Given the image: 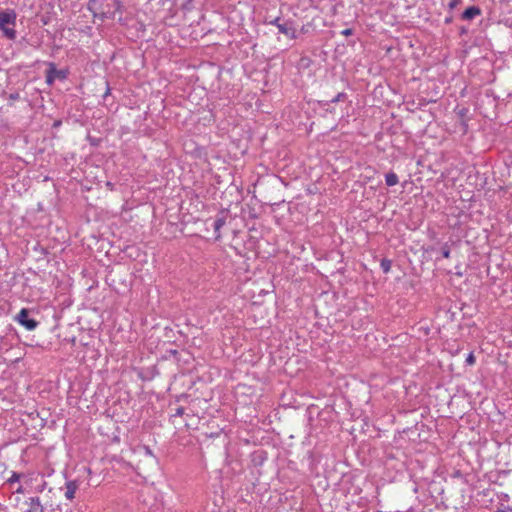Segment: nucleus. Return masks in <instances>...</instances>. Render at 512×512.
Wrapping results in <instances>:
<instances>
[{
    "mask_svg": "<svg viewBox=\"0 0 512 512\" xmlns=\"http://www.w3.org/2000/svg\"><path fill=\"white\" fill-rule=\"evenodd\" d=\"M53 495V489L47 488V483L43 481L35 487V491L25 500V512L52 511L54 507Z\"/></svg>",
    "mask_w": 512,
    "mask_h": 512,
    "instance_id": "nucleus-1",
    "label": "nucleus"
},
{
    "mask_svg": "<svg viewBox=\"0 0 512 512\" xmlns=\"http://www.w3.org/2000/svg\"><path fill=\"white\" fill-rule=\"evenodd\" d=\"M95 5L98 13L96 17L103 19H114L117 12L122 13L123 4L121 0H90Z\"/></svg>",
    "mask_w": 512,
    "mask_h": 512,
    "instance_id": "nucleus-2",
    "label": "nucleus"
},
{
    "mask_svg": "<svg viewBox=\"0 0 512 512\" xmlns=\"http://www.w3.org/2000/svg\"><path fill=\"white\" fill-rule=\"evenodd\" d=\"M16 13L14 10L7 9L0 11V31H2L4 37L9 40L16 38Z\"/></svg>",
    "mask_w": 512,
    "mask_h": 512,
    "instance_id": "nucleus-3",
    "label": "nucleus"
},
{
    "mask_svg": "<svg viewBox=\"0 0 512 512\" xmlns=\"http://www.w3.org/2000/svg\"><path fill=\"white\" fill-rule=\"evenodd\" d=\"M268 24L276 26L281 34L290 39H296L297 33L293 21L281 22L280 17H276L268 22Z\"/></svg>",
    "mask_w": 512,
    "mask_h": 512,
    "instance_id": "nucleus-4",
    "label": "nucleus"
},
{
    "mask_svg": "<svg viewBox=\"0 0 512 512\" xmlns=\"http://www.w3.org/2000/svg\"><path fill=\"white\" fill-rule=\"evenodd\" d=\"M15 320L29 331L35 330L39 325L38 321L29 317V310L26 308H22L20 310L16 315Z\"/></svg>",
    "mask_w": 512,
    "mask_h": 512,
    "instance_id": "nucleus-5",
    "label": "nucleus"
},
{
    "mask_svg": "<svg viewBox=\"0 0 512 512\" xmlns=\"http://www.w3.org/2000/svg\"><path fill=\"white\" fill-rule=\"evenodd\" d=\"M48 70L46 72V82L52 84L56 78L65 79L67 74L64 70H58L54 63L48 64Z\"/></svg>",
    "mask_w": 512,
    "mask_h": 512,
    "instance_id": "nucleus-6",
    "label": "nucleus"
},
{
    "mask_svg": "<svg viewBox=\"0 0 512 512\" xmlns=\"http://www.w3.org/2000/svg\"><path fill=\"white\" fill-rule=\"evenodd\" d=\"M78 483L76 481H67L64 488V496L67 500H73L75 493L78 490Z\"/></svg>",
    "mask_w": 512,
    "mask_h": 512,
    "instance_id": "nucleus-7",
    "label": "nucleus"
},
{
    "mask_svg": "<svg viewBox=\"0 0 512 512\" xmlns=\"http://www.w3.org/2000/svg\"><path fill=\"white\" fill-rule=\"evenodd\" d=\"M481 14V9L477 6L468 7L461 15L463 20H472Z\"/></svg>",
    "mask_w": 512,
    "mask_h": 512,
    "instance_id": "nucleus-8",
    "label": "nucleus"
},
{
    "mask_svg": "<svg viewBox=\"0 0 512 512\" xmlns=\"http://www.w3.org/2000/svg\"><path fill=\"white\" fill-rule=\"evenodd\" d=\"M224 217H217L213 222V228L215 232V239H219L221 237L220 230L225 225Z\"/></svg>",
    "mask_w": 512,
    "mask_h": 512,
    "instance_id": "nucleus-9",
    "label": "nucleus"
},
{
    "mask_svg": "<svg viewBox=\"0 0 512 512\" xmlns=\"http://www.w3.org/2000/svg\"><path fill=\"white\" fill-rule=\"evenodd\" d=\"M398 182H399L398 176L393 171L388 172L385 175V183L387 186H390V187L395 186L396 184H398Z\"/></svg>",
    "mask_w": 512,
    "mask_h": 512,
    "instance_id": "nucleus-10",
    "label": "nucleus"
},
{
    "mask_svg": "<svg viewBox=\"0 0 512 512\" xmlns=\"http://www.w3.org/2000/svg\"><path fill=\"white\" fill-rule=\"evenodd\" d=\"M380 267H381L382 271L387 274L391 270L392 261L387 258H384L380 262Z\"/></svg>",
    "mask_w": 512,
    "mask_h": 512,
    "instance_id": "nucleus-11",
    "label": "nucleus"
},
{
    "mask_svg": "<svg viewBox=\"0 0 512 512\" xmlns=\"http://www.w3.org/2000/svg\"><path fill=\"white\" fill-rule=\"evenodd\" d=\"M24 475L22 473H18V472H12L11 473V476L7 479V482L9 484H14V483H17L19 482V480L23 477Z\"/></svg>",
    "mask_w": 512,
    "mask_h": 512,
    "instance_id": "nucleus-12",
    "label": "nucleus"
},
{
    "mask_svg": "<svg viewBox=\"0 0 512 512\" xmlns=\"http://www.w3.org/2000/svg\"><path fill=\"white\" fill-rule=\"evenodd\" d=\"M346 98V93L340 92L335 97H333L330 102L331 103H338L340 101H343Z\"/></svg>",
    "mask_w": 512,
    "mask_h": 512,
    "instance_id": "nucleus-13",
    "label": "nucleus"
},
{
    "mask_svg": "<svg viewBox=\"0 0 512 512\" xmlns=\"http://www.w3.org/2000/svg\"><path fill=\"white\" fill-rule=\"evenodd\" d=\"M441 254L444 258L450 257V247L447 243H445L441 248Z\"/></svg>",
    "mask_w": 512,
    "mask_h": 512,
    "instance_id": "nucleus-14",
    "label": "nucleus"
},
{
    "mask_svg": "<svg viewBox=\"0 0 512 512\" xmlns=\"http://www.w3.org/2000/svg\"><path fill=\"white\" fill-rule=\"evenodd\" d=\"M475 361H476V360H475V356H474L473 352H470V353L468 354V356L466 357L465 363H466L467 365H469V366H472V365H474V364H475Z\"/></svg>",
    "mask_w": 512,
    "mask_h": 512,
    "instance_id": "nucleus-15",
    "label": "nucleus"
},
{
    "mask_svg": "<svg viewBox=\"0 0 512 512\" xmlns=\"http://www.w3.org/2000/svg\"><path fill=\"white\" fill-rule=\"evenodd\" d=\"M462 2V0H450L448 2V8L450 10H453L455 9L460 3Z\"/></svg>",
    "mask_w": 512,
    "mask_h": 512,
    "instance_id": "nucleus-16",
    "label": "nucleus"
},
{
    "mask_svg": "<svg viewBox=\"0 0 512 512\" xmlns=\"http://www.w3.org/2000/svg\"><path fill=\"white\" fill-rule=\"evenodd\" d=\"M185 413L184 407H178L175 410V413L173 414L174 417H181Z\"/></svg>",
    "mask_w": 512,
    "mask_h": 512,
    "instance_id": "nucleus-17",
    "label": "nucleus"
},
{
    "mask_svg": "<svg viewBox=\"0 0 512 512\" xmlns=\"http://www.w3.org/2000/svg\"><path fill=\"white\" fill-rule=\"evenodd\" d=\"M342 35L344 36H350L353 34V30L350 29V28H347V29H344L342 32H341Z\"/></svg>",
    "mask_w": 512,
    "mask_h": 512,
    "instance_id": "nucleus-18",
    "label": "nucleus"
},
{
    "mask_svg": "<svg viewBox=\"0 0 512 512\" xmlns=\"http://www.w3.org/2000/svg\"><path fill=\"white\" fill-rule=\"evenodd\" d=\"M19 98H20L19 93H12L9 95V99L13 100V101L18 100Z\"/></svg>",
    "mask_w": 512,
    "mask_h": 512,
    "instance_id": "nucleus-19",
    "label": "nucleus"
},
{
    "mask_svg": "<svg viewBox=\"0 0 512 512\" xmlns=\"http://www.w3.org/2000/svg\"><path fill=\"white\" fill-rule=\"evenodd\" d=\"M496 512H512V509L510 507H508V506H505L503 508L497 509Z\"/></svg>",
    "mask_w": 512,
    "mask_h": 512,
    "instance_id": "nucleus-20",
    "label": "nucleus"
},
{
    "mask_svg": "<svg viewBox=\"0 0 512 512\" xmlns=\"http://www.w3.org/2000/svg\"><path fill=\"white\" fill-rule=\"evenodd\" d=\"M16 493H24V489L21 485H19L17 488H16Z\"/></svg>",
    "mask_w": 512,
    "mask_h": 512,
    "instance_id": "nucleus-21",
    "label": "nucleus"
},
{
    "mask_svg": "<svg viewBox=\"0 0 512 512\" xmlns=\"http://www.w3.org/2000/svg\"><path fill=\"white\" fill-rule=\"evenodd\" d=\"M145 451L147 455H152V451L149 447H145Z\"/></svg>",
    "mask_w": 512,
    "mask_h": 512,
    "instance_id": "nucleus-22",
    "label": "nucleus"
},
{
    "mask_svg": "<svg viewBox=\"0 0 512 512\" xmlns=\"http://www.w3.org/2000/svg\"><path fill=\"white\" fill-rule=\"evenodd\" d=\"M5 470L4 464L0 461V471L3 472Z\"/></svg>",
    "mask_w": 512,
    "mask_h": 512,
    "instance_id": "nucleus-23",
    "label": "nucleus"
},
{
    "mask_svg": "<svg viewBox=\"0 0 512 512\" xmlns=\"http://www.w3.org/2000/svg\"><path fill=\"white\" fill-rule=\"evenodd\" d=\"M109 93H110V89H109V88H107V90H106V92H105V94H104V97H106Z\"/></svg>",
    "mask_w": 512,
    "mask_h": 512,
    "instance_id": "nucleus-24",
    "label": "nucleus"
},
{
    "mask_svg": "<svg viewBox=\"0 0 512 512\" xmlns=\"http://www.w3.org/2000/svg\"><path fill=\"white\" fill-rule=\"evenodd\" d=\"M445 22H446V23H450V22H451V18H446V19H445Z\"/></svg>",
    "mask_w": 512,
    "mask_h": 512,
    "instance_id": "nucleus-25",
    "label": "nucleus"
},
{
    "mask_svg": "<svg viewBox=\"0 0 512 512\" xmlns=\"http://www.w3.org/2000/svg\"><path fill=\"white\" fill-rule=\"evenodd\" d=\"M171 354L175 355V354H177V351L176 350H171Z\"/></svg>",
    "mask_w": 512,
    "mask_h": 512,
    "instance_id": "nucleus-26",
    "label": "nucleus"
}]
</instances>
